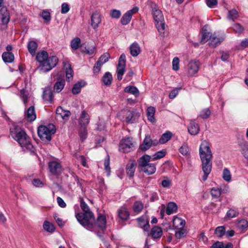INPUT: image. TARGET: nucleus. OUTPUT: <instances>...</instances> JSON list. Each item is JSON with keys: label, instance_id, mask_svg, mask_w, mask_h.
<instances>
[{"label": "nucleus", "instance_id": "2eb2a0df", "mask_svg": "<svg viewBox=\"0 0 248 248\" xmlns=\"http://www.w3.org/2000/svg\"><path fill=\"white\" fill-rule=\"evenodd\" d=\"M189 133L191 135H196L200 131V126L195 120H191L187 127Z\"/></svg>", "mask_w": 248, "mask_h": 248}, {"label": "nucleus", "instance_id": "e433bc0d", "mask_svg": "<svg viewBox=\"0 0 248 248\" xmlns=\"http://www.w3.org/2000/svg\"><path fill=\"white\" fill-rule=\"evenodd\" d=\"M85 82L82 81H78L74 84L72 88V93L74 94H78L80 91L81 88L85 86Z\"/></svg>", "mask_w": 248, "mask_h": 248}, {"label": "nucleus", "instance_id": "4c0bfd02", "mask_svg": "<svg viewBox=\"0 0 248 248\" xmlns=\"http://www.w3.org/2000/svg\"><path fill=\"white\" fill-rule=\"evenodd\" d=\"M210 248H233V245L231 243H228L224 245L222 242L217 241L211 246Z\"/></svg>", "mask_w": 248, "mask_h": 248}, {"label": "nucleus", "instance_id": "a18cd8bd", "mask_svg": "<svg viewBox=\"0 0 248 248\" xmlns=\"http://www.w3.org/2000/svg\"><path fill=\"white\" fill-rule=\"evenodd\" d=\"M43 228L45 230L49 232H53L55 231L54 225L47 221L44 222Z\"/></svg>", "mask_w": 248, "mask_h": 248}, {"label": "nucleus", "instance_id": "9d476101", "mask_svg": "<svg viewBox=\"0 0 248 248\" xmlns=\"http://www.w3.org/2000/svg\"><path fill=\"white\" fill-rule=\"evenodd\" d=\"M110 58L109 53H105L102 55L99 58L98 60L95 64L93 68V73L95 74L99 73L101 69L102 65L107 62Z\"/></svg>", "mask_w": 248, "mask_h": 248}, {"label": "nucleus", "instance_id": "79ce46f5", "mask_svg": "<svg viewBox=\"0 0 248 248\" xmlns=\"http://www.w3.org/2000/svg\"><path fill=\"white\" fill-rule=\"evenodd\" d=\"M80 43V39L79 37H77L71 40L70 46L73 49L77 50L79 48Z\"/></svg>", "mask_w": 248, "mask_h": 248}, {"label": "nucleus", "instance_id": "0eeeda50", "mask_svg": "<svg viewBox=\"0 0 248 248\" xmlns=\"http://www.w3.org/2000/svg\"><path fill=\"white\" fill-rule=\"evenodd\" d=\"M126 64V57L124 54L121 55L119 59L118 64L117 67V79L121 80L125 72V68Z\"/></svg>", "mask_w": 248, "mask_h": 248}, {"label": "nucleus", "instance_id": "de8ad7c7", "mask_svg": "<svg viewBox=\"0 0 248 248\" xmlns=\"http://www.w3.org/2000/svg\"><path fill=\"white\" fill-rule=\"evenodd\" d=\"M132 16L127 12L125 13L121 18V23L124 25L128 24L130 21Z\"/></svg>", "mask_w": 248, "mask_h": 248}, {"label": "nucleus", "instance_id": "3c124183", "mask_svg": "<svg viewBox=\"0 0 248 248\" xmlns=\"http://www.w3.org/2000/svg\"><path fill=\"white\" fill-rule=\"evenodd\" d=\"M233 31L237 33L241 34L244 31V29L239 23L234 24L232 26Z\"/></svg>", "mask_w": 248, "mask_h": 248}, {"label": "nucleus", "instance_id": "5701e85b", "mask_svg": "<svg viewBox=\"0 0 248 248\" xmlns=\"http://www.w3.org/2000/svg\"><path fill=\"white\" fill-rule=\"evenodd\" d=\"M53 93L50 88H46L44 91L43 98L46 103H51L53 99Z\"/></svg>", "mask_w": 248, "mask_h": 248}, {"label": "nucleus", "instance_id": "f03ea898", "mask_svg": "<svg viewBox=\"0 0 248 248\" xmlns=\"http://www.w3.org/2000/svg\"><path fill=\"white\" fill-rule=\"evenodd\" d=\"M199 153L202 162V170L204 173L202 179L203 181H205L210 173L212 168L211 160L213 155L207 142L203 141L201 143Z\"/></svg>", "mask_w": 248, "mask_h": 248}, {"label": "nucleus", "instance_id": "c03bdc74", "mask_svg": "<svg viewBox=\"0 0 248 248\" xmlns=\"http://www.w3.org/2000/svg\"><path fill=\"white\" fill-rule=\"evenodd\" d=\"M143 208V205L141 202L136 201L134 202L133 209L135 213H139L141 211Z\"/></svg>", "mask_w": 248, "mask_h": 248}, {"label": "nucleus", "instance_id": "58836bf2", "mask_svg": "<svg viewBox=\"0 0 248 248\" xmlns=\"http://www.w3.org/2000/svg\"><path fill=\"white\" fill-rule=\"evenodd\" d=\"M112 77L110 73L106 72L102 77V80L106 86H109L112 82Z\"/></svg>", "mask_w": 248, "mask_h": 248}, {"label": "nucleus", "instance_id": "f8f14e48", "mask_svg": "<svg viewBox=\"0 0 248 248\" xmlns=\"http://www.w3.org/2000/svg\"><path fill=\"white\" fill-rule=\"evenodd\" d=\"M200 62L198 61L191 60L187 64V73L189 76H193L199 69Z\"/></svg>", "mask_w": 248, "mask_h": 248}, {"label": "nucleus", "instance_id": "72a5a7b5", "mask_svg": "<svg viewBox=\"0 0 248 248\" xmlns=\"http://www.w3.org/2000/svg\"><path fill=\"white\" fill-rule=\"evenodd\" d=\"M124 91L125 93H129L135 95V97H137L139 95L140 92L137 87L133 86H126Z\"/></svg>", "mask_w": 248, "mask_h": 248}, {"label": "nucleus", "instance_id": "ea45409f", "mask_svg": "<svg viewBox=\"0 0 248 248\" xmlns=\"http://www.w3.org/2000/svg\"><path fill=\"white\" fill-rule=\"evenodd\" d=\"M177 209L176 204L173 202H169L166 209V213L168 215H170L172 213L176 212Z\"/></svg>", "mask_w": 248, "mask_h": 248}, {"label": "nucleus", "instance_id": "393cba45", "mask_svg": "<svg viewBox=\"0 0 248 248\" xmlns=\"http://www.w3.org/2000/svg\"><path fill=\"white\" fill-rule=\"evenodd\" d=\"M129 49L131 55L134 57L138 56L141 51L140 47L137 42L132 44L129 47Z\"/></svg>", "mask_w": 248, "mask_h": 248}, {"label": "nucleus", "instance_id": "774afa93", "mask_svg": "<svg viewBox=\"0 0 248 248\" xmlns=\"http://www.w3.org/2000/svg\"><path fill=\"white\" fill-rule=\"evenodd\" d=\"M156 28L157 29L158 31L159 32H163L165 29V25L163 21L159 22V23H157L156 25Z\"/></svg>", "mask_w": 248, "mask_h": 248}, {"label": "nucleus", "instance_id": "2f4dec72", "mask_svg": "<svg viewBox=\"0 0 248 248\" xmlns=\"http://www.w3.org/2000/svg\"><path fill=\"white\" fill-rule=\"evenodd\" d=\"M142 170L148 175H151L155 172V165L153 163H149L144 168L142 169Z\"/></svg>", "mask_w": 248, "mask_h": 248}, {"label": "nucleus", "instance_id": "dca6fc26", "mask_svg": "<svg viewBox=\"0 0 248 248\" xmlns=\"http://www.w3.org/2000/svg\"><path fill=\"white\" fill-rule=\"evenodd\" d=\"M56 113L58 117H59L65 121H67L71 115L70 111L64 110L61 106H59L57 108L56 110Z\"/></svg>", "mask_w": 248, "mask_h": 248}, {"label": "nucleus", "instance_id": "7c9ffc66", "mask_svg": "<svg viewBox=\"0 0 248 248\" xmlns=\"http://www.w3.org/2000/svg\"><path fill=\"white\" fill-rule=\"evenodd\" d=\"M173 226L177 229H183L185 225V221L179 217H175L173 220Z\"/></svg>", "mask_w": 248, "mask_h": 248}, {"label": "nucleus", "instance_id": "1a4fd4ad", "mask_svg": "<svg viewBox=\"0 0 248 248\" xmlns=\"http://www.w3.org/2000/svg\"><path fill=\"white\" fill-rule=\"evenodd\" d=\"M158 141L156 140H152L149 135H146L143 142L140 144V149L142 151L149 149L152 146H156Z\"/></svg>", "mask_w": 248, "mask_h": 248}, {"label": "nucleus", "instance_id": "cd10ccee", "mask_svg": "<svg viewBox=\"0 0 248 248\" xmlns=\"http://www.w3.org/2000/svg\"><path fill=\"white\" fill-rule=\"evenodd\" d=\"M25 115L29 121L32 122L35 120L36 116L35 112L34 107L33 106L29 107L25 112Z\"/></svg>", "mask_w": 248, "mask_h": 248}, {"label": "nucleus", "instance_id": "bf43d9fd", "mask_svg": "<svg viewBox=\"0 0 248 248\" xmlns=\"http://www.w3.org/2000/svg\"><path fill=\"white\" fill-rule=\"evenodd\" d=\"M95 49V46H89L88 47H85L84 49L82 50V52L83 53H86L89 55H91L93 54Z\"/></svg>", "mask_w": 248, "mask_h": 248}, {"label": "nucleus", "instance_id": "aec40b11", "mask_svg": "<svg viewBox=\"0 0 248 248\" xmlns=\"http://www.w3.org/2000/svg\"><path fill=\"white\" fill-rule=\"evenodd\" d=\"M152 160L151 156L144 155L138 159V164L141 169L149 164V162Z\"/></svg>", "mask_w": 248, "mask_h": 248}, {"label": "nucleus", "instance_id": "6e6d98bb", "mask_svg": "<svg viewBox=\"0 0 248 248\" xmlns=\"http://www.w3.org/2000/svg\"><path fill=\"white\" fill-rule=\"evenodd\" d=\"M166 155V152L164 151H159L153 155L151 157L152 158V160H155L159 159L164 156H165Z\"/></svg>", "mask_w": 248, "mask_h": 248}, {"label": "nucleus", "instance_id": "6ab92c4d", "mask_svg": "<svg viewBox=\"0 0 248 248\" xmlns=\"http://www.w3.org/2000/svg\"><path fill=\"white\" fill-rule=\"evenodd\" d=\"M65 84V81L63 78L59 77L57 81L54 84V90L59 93L62 91Z\"/></svg>", "mask_w": 248, "mask_h": 248}, {"label": "nucleus", "instance_id": "ddd939ff", "mask_svg": "<svg viewBox=\"0 0 248 248\" xmlns=\"http://www.w3.org/2000/svg\"><path fill=\"white\" fill-rule=\"evenodd\" d=\"M91 223L93 225V228L91 230L95 228L97 226L101 231H104L106 227V217L103 215H99L97 218L95 223Z\"/></svg>", "mask_w": 248, "mask_h": 248}, {"label": "nucleus", "instance_id": "13d9d810", "mask_svg": "<svg viewBox=\"0 0 248 248\" xmlns=\"http://www.w3.org/2000/svg\"><path fill=\"white\" fill-rule=\"evenodd\" d=\"M231 175L230 170L225 168L223 171V178L224 180L227 182H229L231 180Z\"/></svg>", "mask_w": 248, "mask_h": 248}, {"label": "nucleus", "instance_id": "a878e982", "mask_svg": "<svg viewBox=\"0 0 248 248\" xmlns=\"http://www.w3.org/2000/svg\"><path fill=\"white\" fill-rule=\"evenodd\" d=\"M241 149V152L244 157L248 160V142L242 140L239 144Z\"/></svg>", "mask_w": 248, "mask_h": 248}, {"label": "nucleus", "instance_id": "a211bd4d", "mask_svg": "<svg viewBox=\"0 0 248 248\" xmlns=\"http://www.w3.org/2000/svg\"><path fill=\"white\" fill-rule=\"evenodd\" d=\"M91 18L92 26L94 29H97L101 21L100 15L97 12H95L92 15Z\"/></svg>", "mask_w": 248, "mask_h": 248}, {"label": "nucleus", "instance_id": "b1692460", "mask_svg": "<svg viewBox=\"0 0 248 248\" xmlns=\"http://www.w3.org/2000/svg\"><path fill=\"white\" fill-rule=\"evenodd\" d=\"M152 14L154 19L156 23L164 21V17L162 12L156 7L153 9Z\"/></svg>", "mask_w": 248, "mask_h": 248}, {"label": "nucleus", "instance_id": "7ed1b4c3", "mask_svg": "<svg viewBox=\"0 0 248 248\" xmlns=\"http://www.w3.org/2000/svg\"><path fill=\"white\" fill-rule=\"evenodd\" d=\"M35 59L40 63L37 69L41 73L50 71L57 65L59 61L56 56L48 57V53L45 50L38 52Z\"/></svg>", "mask_w": 248, "mask_h": 248}, {"label": "nucleus", "instance_id": "4d7b16f0", "mask_svg": "<svg viewBox=\"0 0 248 248\" xmlns=\"http://www.w3.org/2000/svg\"><path fill=\"white\" fill-rule=\"evenodd\" d=\"M211 195L213 198H218L221 195L220 189L217 187H213L211 190Z\"/></svg>", "mask_w": 248, "mask_h": 248}, {"label": "nucleus", "instance_id": "052dcab7", "mask_svg": "<svg viewBox=\"0 0 248 248\" xmlns=\"http://www.w3.org/2000/svg\"><path fill=\"white\" fill-rule=\"evenodd\" d=\"M180 153L183 155H186L189 153V148L187 144H183L179 148Z\"/></svg>", "mask_w": 248, "mask_h": 248}, {"label": "nucleus", "instance_id": "39448f33", "mask_svg": "<svg viewBox=\"0 0 248 248\" xmlns=\"http://www.w3.org/2000/svg\"><path fill=\"white\" fill-rule=\"evenodd\" d=\"M56 132L55 127L53 124L47 126L40 125L38 128V135L44 141H49L52 139V135Z\"/></svg>", "mask_w": 248, "mask_h": 248}, {"label": "nucleus", "instance_id": "5fc2aeb1", "mask_svg": "<svg viewBox=\"0 0 248 248\" xmlns=\"http://www.w3.org/2000/svg\"><path fill=\"white\" fill-rule=\"evenodd\" d=\"M237 227L240 230H245L248 227V221L244 219L240 220L237 223Z\"/></svg>", "mask_w": 248, "mask_h": 248}, {"label": "nucleus", "instance_id": "20e7f679", "mask_svg": "<svg viewBox=\"0 0 248 248\" xmlns=\"http://www.w3.org/2000/svg\"><path fill=\"white\" fill-rule=\"evenodd\" d=\"M80 207L83 213H78L76 217L78 222L85 228L91 230L93 225L91 223L92 220H94L93 214L90 211L88 205L83 200L80 201Z\"/></svg>", "mask_w": 248, "mask_h": 248}, {"label": "nucleus", "instance_id": "c9c22d12", "mask_svg": "<svg viewBox=\"0 0 248 248\" xmlns=\"http://www.w3.org/2000/svg\"><path fill=\"white\" fill-rule=\"evenodd\" d=\"M64 67H66V77L68 82H70L73 77V71L71 65L69 63H65Z\"/></svg>", "mask_w": 248, "mask_h": 248}, {"label": "nucleus", "instance_id": "c85d7f7f", "mask_svg": "<svg viewBox=\"0 0 248 248\" xmlns=\"http://www.w3.org/2000/svg\"><path fill=\"white\" fill-rule=\"evenodd\" d=\"M37 47L38 45L35 41H31L29 42L27 45L28 49L32 56L35 55Z\"/></svg>", "mask_w": 248, "mask_h": 248}, {"label": "nucleus", "instance_id": "69168bd1", "mask_svg": "<svg viewBox=\"0 0 248 248\" xmlns=\"http://www.w3.org/2000/svg\"><path fill=\"white\" fill-rule=\"evenodd\" d=\"M172 69L175 71L179 69V59L177 57H175L172 60Z\"/></svg>", "mask_w": 248, "mask_h": 248}, {"label": "nucleus", "instance_id": "4468645a", "mask_svg": "<svg viewBox=\"0 0 248 248\" xmlns=\"http://www.w3.org/2000/svg\"><path fill=\"white\" fill-rule=\"evenodd\" d=\"M10 20L9 13L6 8L0 9V24L6 25Z\"/></svg>", "mask_w": 248, "mask_h": 248}, {"label": "nucleus", "instance_id": "e2e57ef3", "mask_svg": "<svg viewBox=\"0 0 248 248\" xmlns=\"http://www.w3.org/2000/svg\"><path fill=\"white\" fill-rule=\"evenodd\" d=\"M121 13L119 10L113 9L110 12V16L112 18L118 19L121 16Z\"/></svg>", "mask_w": 248, "mask_h": 248}, {"label": "nucleus", "instance_id": "423d86ee", "mask_svg": "<svg viewBox=\"0 0 248 248\" xmlns=\"http://www.w3.org/2000/svg\"><path fill=\"white\" fill-rule=\"evenodd\" d=\"M124 121L127 124L135 123L139 118L140 114L136 110H130L128 109L122 111Z\"/></svg>", "mask_w": 248, "mask_h": 248}, {"label": "nucleus", "instance_id": "0e129e2a", "mask_svg": "<svg viewBox=\"0 0 248 248\" xmlns=\"http://www.w3.org/2000/svg\"><path fill=\"white\" fill-rule=\"evenodd\" d=\"M213 35L210 32H204L201 41L202 43H204L207 41L210 40V36Z\"/></svg>", "mask_w": 248, "mask_h": 248}, {"label": "nucleus", "instance_id": "680f3d73", "mask_svg": "<svg viewBox=\"0 0 248 248\" xmlns=\"http://www.w3.org/2000/svg\"><path fill=\"white\" fill-rule=\"evenodd\" d=\"M41 16L45 21L47 22H49L51 19L50 14L48 11L46 10H44L42 12Z\"/></svg>", "mask_w": 248, "mask_h": 248}, {"label": "nucleus", "instance_id": "f257e3e1", "mask_svg": "<svg viewBox=\"0 0 248 248\" xmlns=\"http://www.w3.org/2000/svg\"><path fill=\"white\" fill-rule=\"evenodd\" d=\"M10 134L24 151H29L31 155L35 154V148L32 144L30 138L18 126L14 125L10 129Z\"/></svg>", "mask_w": 248, "mask_h": 248}, {"label": "nucleus", "instance_id": "8fccbe9b", "mask_svg": "<svg viewBox=\"0 0 248 248\" xmlns=\"http://www.w3.org/2000/svg\"><path fill=\"white\" fill-rule=\"evenodd\" d=\"M239 215L238 211L236 209H230L226 214V217L229 219L235 217Z\"/></svg>", "mask_w": 248, "mask_h": 248}, {"label": "nucleus", "instance_id": "f3484780", "mask_svg": "<svg viewBox=\"0 0 248 248\" xmlns=\"http://www.w3.org/2000/svg\"><path fill=\"white\" fill-rule=\"evenodd\" d=\"M90 122V116L85 110L81 111V115L79 118V124L81 127H87Z\"/></svg>", "mask_w": 248, "mask_h": 248}, {"label": "nucleus", "instance_id": "603ef678", "mask_svg": "<svg viewBox=\"0 0 248 248\" xmlns=\"http://www.w3.org/2000/svg\"><path fill=\"white\" fill-rule=\"evenodd\" d=\"M79 136L82 141L84 140L87 136L86 127H81L79 130Z\"/></svg>", "mask_w": 248, "mask_h": 248}, {"label": "nucleus", "instance_id": "c756f323", "mask_svg": "<svg viewBox=\"0 0 248 248\" xmlns=\"http://www.w3.org/2000/svg\"><path fill=\"white\" fill-rule=\"evenodd\" d=\"M151 235L153 238H159L162 235V229L158 226L154 227L151 232Z\"/></svg>", "mask_w": 248, "mask_h": 248}, {"label": "nucleus", "instance_id": "338daca9", "mask_svg": "<svg viewBox=\"0 0 248 248\" xmlns=\"http://www.w3.org/2000/svg\"><path fill=\"white\" fill-rule=\"evenodd\" d=\"M104 167L105 170L109 173L110 172V168L109 167V157L108 155H107V157L105 158L104 161ZM109 175V174H108Z\"/></svg>", "mask_w": 248, "mask_h": 248}, {"label": "nucleus", "instance_id": "a19ab883", "mask_svg": "<svg viewBox=\"0 0 248 248\" xmlns=\"http://www.w3.org/2000/svg\"><path fill=\"white\" fill-rule=\"evenodd\" d=\"M171 137L172 133L170 131H167L161 136V137L158 141V143L159 142L161 144L165 143L171 139Z\"/></svg>", "mask_w": 248, "mask_h": 248}, {"label": "nucleus", "instance_id": "37998d69", "mask_svg": "<svg viewBox=\"0 0 248 248\" xmlns=\"http://www.w3.org/2000/svg\"><path fill=\"white\" fill-rule=\"evenodd\" d=\"M238 17V13L235 9H233L228 11V18L234 21Z\"/></svg>", "mask_w": 248, "mask_h": 248}, {"label": "nucleus", "instance_id": "bb28decb", "mask_svg": "<svg viewBox=\"0 0 248 248\" xmlns=\"http://www.w3.org/2000/svg\"><path fill=\"white\" fill-rule=\"evenodd\" d=\"M119 217L123 220H127L129 217V213L126 207L122 206L118 211Z\"/></svg>", "mask_w": 248, "mask_h": 248}, {"label": "nucleus", "instance_id": "4be33fe9", "mask_svg": "<svg viewBox=\"0 0 248 248\" xmlns=\"http://www.w3.org/2000/svg\"><path fill=\"white\" fill-rule=\"evenodd\" d=\"M136 167L137 163L135 161L130 162L126 165V172L129 177H133Z\"/></svg>", "mask_w": 248, "mask_h": 248}, {"label": "nucleus", "instance_id": "9b49d317", "mask_svg": "<svg viewBox=\"0 0 248 248\" xmlns=\"http://www.w3.org/2000/svg\"><path fill=\"white\" fill-rule=\"evenodd\" d=\"M48 169L49 171L53 175L56 176L60 175L62 170L61 164L56 161H52L49 162Z\"/></svg>", "mask_w": 248, "mask_h": 248}, {"label": "nucleus", "instance_id": "864d4df0", "mask_svg": "<svg viewBox=\"0 0 248 248\" xmlns=\"http://www.w3.org/2000/svg\"><path fill=\"white\" fill-rule=\"evenodd\" d=\"M29 93L27 91L24 89H22L20 91V97L21 98L25 106H26V104L28 102Z\"/></svg>", "mask_w": 248, "mask_h": 248}, {"label": "nucleus", "instance_id": "412c9836", "mask_svg": "<svg viewBox=\"0 0 248 248\" xmlns=\"http://www.w3.org/2000/svg\"><path fill=\"white\" fill-rule=\"evenodd\" d=\"M210 45L213 47H215L217 46L220 44L224 40V37H220L217 38L216 33L213 34V35L210 36Z\"/></svg>", "mask_w": 248, "mask_h": 248}, {"label": "nucleus", "instance_id": "6e6552de", "mask_svg": "<svg viewBox=\"0 0 248 248\" xmlns=\"http://www.w3.org/2000/svg\"><path fill=\"white\" fill-rule=\"evenodd\" d=\"M133 144L131 139L126 138L123 139L120 142L119 150L123 153H128L133 150Z\"/></svg>", "mask_w": 248, "mask_h": 248}, {"label": "nucleus", "instance_id": "f704fd0d", "mask_svg": "<svg viewBox=\"0 0 248 248\" xmlns=\"http://www.w3.org/2000/svg\"><path fill=\"white\" fill-rule=\"evenodd\" d=\"M14 55L11 52H4L2 54V58L5 62L11 63L14 60Z\"/></svg>", "mask_w": 248, "mask_h": 248}, {"label": "nucleus", "instance_id": "49530a36", "mask_svg": "<svg viewBox=\"0 0 248 248\" xmlns=\"http://www.w3.org/2000/svg\"><path fill=\"white\" fill-rule=\"evenodd\" d=\"M225 228L224 226H218L215 230V234L218 237H221L225 234Z\"/></svg>", "mask_w": 248, "mask_h": 248}, {"label": "nucleus", "instance_id": "473e14b6", "mask_svg": "<svg viewBox=\"0 0 248 248\" xmlns=\"http://www.w3.org/2000/svg\"><path fill=\"white\" fill-rule=\"evenodd\" d=\"M147 115L148 120L152 123L155 122V120L154 117V115L155 112V109L154 107L150 106L147 109Z\"/></svg>", "mask_w": 248, "mask_h": 248}, {"label": "nucleus", "instance_id": "09e8293b", "mask_svg": "<svg viewBox=\"0 0 248 248\" xmlns=\"http://www.w3.org/2000/svg\"><path fill=\"white\" fill-rule=\"evenodd\" d=\"M211 115V111L208 108H204L202 109L199 114V116L203 119H206L209 117Z\"/></svg>", "mask_w": 248, "mask_h": 248}]
</instances>
